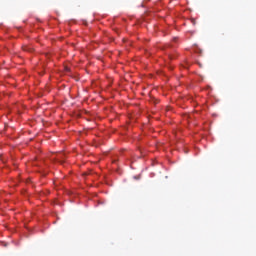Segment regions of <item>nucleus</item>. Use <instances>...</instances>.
Wrapping results in <instances>:
<instances>
[{
  "instance_id": "f03ea898",
  "label": "nucleus",
  "mask_w": 256,
  "mask_h": 256,
  "mask_svg": "<svg viewBox=\"0 0 256 256\" xmlns=\"http://www.w3.org/2000/svg\"><path fill=\"white\" fill-rule=\"evenodd\" d=\"M191 23H192V25H197V21L193 18L191 19Z\"/></svg>"
},
{
  "instance_id": "f257e3e1",
  "label": "nucleus",
  "mask_w": 256,
  "mask_h": 256,
  "mask_svg": "<svg viewBox=\"0 0 256 256\" xmlns=\"http://www.w3.org/2000/svg\"><path fill=\"white\" fill-rule=\"evenodd\" d=\"M24 51H28L29 53H31L33 51V48L29 46H24Z\"/></svg>"
}]
</instances>
